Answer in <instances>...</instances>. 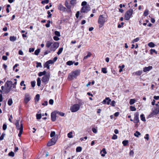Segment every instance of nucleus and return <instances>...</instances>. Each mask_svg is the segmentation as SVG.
Instances as JSON below:
<instances>
[{
  "mask_svg": "<svg viewBox=\"0 0 159 159\" xmlns=\"http://www.w3.org/2000/svg\"><path fill=\"white\" fill-rule=\"evenodd\" d=\"M142 73V71H139V70L135 72V74L136 75H141Z\"/></svg>",
  "mask_w": 159,
  "mask_h": 159,
  "instance_id": "51",
  "label": "nucleus"
},
{
  "mask_svg": "<svg viewBox=\"0 0 159 159\" xmlns=\"http://www.w3.org/2000/svg\"><path fill=\"white\" fill-rule=\"evenodd\" d=\"M75 62V61H69L66 62V64L68 66H71Z\"/></svg>",
  "mask_w": 159,
  "mask_h": 159,
  "instance_id": "25",
  "label": "nucleus"
},
{
  "mask_svg": "<svg viewBox=\"0 0 159 159\" xmlns=\"http://www.w3.org/2000/svg\"><path fill=\"white\" fill-rule=\"evenodd\" d=\"M115 101L114 100H113L111 101L110 104L112 106L115 107Z\"/></svg>",
  "mask_w": 159,
  "mask_h": 159,
  "instance_id": "58",
  "label": "nucleus"
},
{
  "mask_svg": "<svg viewBox=\"0 0 159 159\" xmlns=\"http://www.w3.org/2000/svg\"><path fill=\"white\" fill-rule=\"evenodd\" d=\"M12 84V82L11 81H7L5 84V88L4 90V93H8L11 91Z\"/></svg>",
  "mask_w": 159,
  "mask_h": 159,
  "instance_id": "2",
  "label": "nucleus"
},
{
  "mask_svg": "<svg viewBox=\"0 0 159 159\" xmlns=\"http://www.w3.org/2000/svg\"><path fill=\"white\" fill-rule=\"evenodd\" d=\"M133 13V10L132 9H130L129 10L127 11L125 13V15L124 18L126 20H129L131 16L132 15Z\"/></svg>",
  "mask_w": 159,
  "mask_h": 159,
  "instance_id": "5",
  "label": "nucleus"
},
{
  "mask_svg": "<svg viewBox=\"0 0 159 159\" xmlns=\"http://www.w3.org/2000/svg\"><path fill=\"white\" fill-rule=\"evenodd\" d=\"M80 105L79 104H75L70 107V110L72 112H75L80 109Z\"/></svg>",
  "mask_w": 159,
  "mask_h": 159,
  "instance_id": "6",
  "label": "nucleus"
},
{
  "mask_svg": "<svg viewBox=\"0 0 159 159\" xmlns=\"http://www.w3.org/2000/svg\"><path fill=\"white\" fill-rule=\"evenodd\" d=\"M18 54L20 55H24L23 52L21 50H19L18 52Z\"/></svg>",
  "mask_w": 159,
  "mask_h": 159,
  "instance_id": "64",
  "label": "nucleus"
},
{
  "mask_svg": "<svg viewBox=\"0 0 159 159\" xmlns=\"http://www.w3.org/2000/svg\"><path fill=\"white\" fill-rule=\"evenodd\" d=\"M13 103L12 100L11 98H9L8 101L7 103L9 106H11Z\"/></svg>",
  "mask_w": 159,
  "mask_h": 159,
  "instance_id": "27",
  "label": "nucleus"
},
{
  "mask_svg": "<svg viewBox=\"0 0 159 159\" xmlns=\"http://www.w3.org/2000/svg\"><path fill=\"white\" fill-rule=\"evenodd\" d=\"M41 81L39 78H38L37 79V85L38 86H40L41 85Z\"/></svg>",
  "mask_w": 159,
  "mask_h": 159,
  "instance_id": "26",
  "label": "nucleus"
},
{
  "mask_svg": "<svg viewBox=\"0 0 159 159\" xmlns=\"http://www.w3.org/2000/svg\"><path fill=\"white\" fill-rule=\"evenodd\" d=\"M152 69V67L151 66H149L148 67H145L143 69V71L144 72L148 71Z\"/></svg>",
  "mask_w": 159,
  "mask_h": 159,
  "instance_id": "17",
  "label": "nucleus"
},
{
  "mask_svg": "<svg viewBox=\"0 0 159 159\" xmlns=\"http://www.w3.org/2000/svg\"><path fill=\"white\" fill-rule=\"evenodd\" d=\"M53 43L52 41H48L46 42V46L47 48H48L51 47Z\"/></svg>",
  "mask_w": 159,
  "mask_h": 159,
  "instance_id": "18",
  "label": "nucleus"
},
{
  "mask_svg": "<svg viewBox=\"0 0 159 159\" xmlns=\"http://www.w3.org/2000/svg\"><path fill=\"white\" fill-rule=\"evenodd\" d=\"M92 130L93 132L94 133L96 134L97 133V130L95 128H93L92 129Z\"/></svg>",
  "mask_w": 159,
  "mask_h": 159,
  "instance_id": "63",
  "label": "nucleus"
},
{
  "mask_svg": "<svg viewBox=\"0 0 159 159\" xmlns=\"http://www.w3.org/2000/svg\"><path fill=\"white\" fill-rule=\"evenodd\" d=\"M59 44L57 42H55L51 45L50 48L51 51L54 52L59 47Z\"/></svg>",
  "mask_w": 159,
  "mask_h": 159,
  "instance_id": "7",
  "label": "nucleus"
},
{
  "mask_svg": "<svg viewBox=\"0 0 159 159\" xmlns=\"http://www.w3.org/2000/svg\"><path fill=\"white\" fill-rule=\"evenodd\" d=\"M159 112V106L155 107L154 110L149 115L148 117L151 118L154 115L157 114Z\"/></svg>",
  "mask_w": 159,
  "mask_h": 159,
  "instance_id": "8",
  "label": "nucleus"
},
{
  "mask_svg": "<svg viewBox=\"0 0 159 159\" xmlns=\"http://www.w3.org/2000/svg\"><path fill=\"white\" fill-rule=\"evenodd\" d=\"M40 99V95L39 94H37L36 95L35 98H34L35 100V102L36 101L38 102Z\"/></svg>",
  "mask_w": 159,
  "mask_h": 159,
  "instance_id": "23",
  "label": "nucleus"
},
{
  "mask_svg": "<svg viewBox=\"0 0 159 159\" xmlns=\"http://www.w3.org/2000/svg\"><path fill=\"white\" fill-rule=\"evenodd\" d=\"M103 152V153L101 154V156L102 157H104L105 156V154L107 153L106 149L104 148H103L102 151H101L100 153H102Z\"/></svg>",
  "mask_w": 159,
  "mask_h": 159,
  "instance_id": "20",
  "label": "nucleus"
},
{
  "mask_svg": "<svg viewBox=\"0 0 159 159\" xmlns=\"http://www.w3.org/2000/svg\"><path fill=\"white\" fill-rule=\"evenodd\" d=\"M52 60H49L46 61L44 65V68L46 67L48 69H49L50 66L49 64H52Z\"/></svg>",
  "mask_w": 159,
  "mask_h": 159,
  "instance_id": "14",
  "label": "nucleus"
},
{
  "mask_svg": "<svg viewBox=\"0 0 159 159\" xmlns=\"http://www.w3.org/2000/svg\"><path fill=\"white\" fill-rule=\"evenodd\" d=\"M87 2L86 1H83L81 3V6L84 7L86 6Z\"/></svg>",
  "mask_w": 159,
  "mask_h": 159,
  "instance_id": "54",
  "label": "nucleus"
},
{
  "mask_svg": "<svg viewBox=\"0 0 159 159\" xmlns=\"http://www.w3.org/2000/svg\"><path fill=\"white\" fill-rule=\"evenodd\" d=\"M46 73L45 71H44L43 72H40L39 73L38 75L39 76H41L43 75H45Z\"/></svg>",
  "mask_w": 159,
  "mask_h": 159,
  "instance_id": "29",
  "label": "nucleus"
},
{
  "mask_svg": "<svg viewBox=\"0 0 159 159\" xmlns=\"http://www.w3.org/2000/svg\"><path fill=\"white\" fill-rule=\"evenodd\" d=\"M80 70H76L72 72L68 75V79L70 80H72L74 78L80 74Z\"/></svg>",
  "mask_w": 159,
  "mask_h": 159,
  "instance_id": "4",
  "label": "nucleus"
},
{
  "mask_svg": "<svg viewBox=\"0 0 159 159\" xmlns=\"http://www.w3.org/2000/svg\"><path fill=\"white\" fill-rule=\"evenodd\" d=\"M148 46L151 48L154 47L155 46V44L153 42H150L148 43Z\"/></svg>",
  "mask_w": 159,
  "mask_h": 159,
  "instance_id": "28",
  "label": "nucleus"
},
{
  "mask_svg": "<svg viewBox=\"0 0 159 159\" xmlns=\"http://www.w3.org/2000/svg\"><path fill=\"white\" fill-rule=\"evenodd\" d=\"M67 136L68 137L70 138H73L72 132L71 131L68 133L67 134Z\"/></svg>",
  "mask_w": 159,
  "mask_h": 159,
  "instance_id": "37",
  "label": "nucleus"
},
{
  "mask_svg": "<svg viewBox=\"0 0 159 159\" xmlns=\"http://www.w3.org/2000/svg\"><path fill=\"white\" fill-rule=\"evenodd\" d=\"M53 102H54L53 100L52 99H50L49 101V103L51 105H52L53 104Z\"/></svg>",
  "mask_w": 159,
  "mask_h": 159,
  "instance_id": "61",
  "label": "nucleus"
},
{
  "mask_svg": "<svg viewBox=\"0 0 159 159\" xmlns=\"http://www.w3.org/2000/svg\"><path fill=\"white\" fill-rule=\"evenodd\" d=\"M54 33L58 37H60L61 36L60 32L59 31H55Z\"/></svg>",
  "mask_w": 159,
  "mask_h": 159,
  "instance_id": "42",
  "label": "nucleus"
},
{
  "mask_svg": "<svg viewBox=\"0 0 159 159\" xmlns=\"http://www.w3.org/2000/svg\"><path fill=\"white\" fill-rule=\"evenodd\" d=\"M47 13H48V18L51 17L52 16V14L51 13L50 11H48Z\"/></svg>",
  "mask_w": 159,
  "mask_h": 159,
  "instance_id": "59",
  "label": "nucleus"
},
{
  "mask_svg": "<svg viewBox=\"0 0 159 159\" xmlns=\"http://www.w3.org/2000/svg\"><path fill=\"white\" fill-rule=\"evenodd\" d=\"M130 110L132 111H135L136 110V108L134 107L131 106L130 107Z\"/></svg>",
  "mask_w": 159,
  "mask_h": 159,
  "instance_id": "53",
  "label": "nucleus"
},
{
  "mask_svg": "<svg viewBox=\"0 0 159 159\" xmlns=\"http://www.w3.org/2000/svg\"><path fill=\"white\" fill-rule=\"evenodd\" d=\"M102 71L104 74H106L107 73V71L106 70V68H103L102 69Z\"/></svg>",
  "mask_w": 159,
  "mask_h": 159,
  "instance_id": "43",
  "label": "nucleus"
},
{
  "mask_svg": "<svg viewBox=\"0 0 159 159\" xmlns=\"http://www.w3.org/2000/svg\"><path fill=\"white\" fill-rule=\"evenodd\" d=\"M56 113L57 114L60 115V116H64V113L63 112H60V111H56Z\"/></svg>",
  "mask_w": 159,
  "mask_h": 159,
  "instance_id": "39",
  "label": "nucleus"
},
{
  "mask_svg": "<svg viewBox=\"0 0 159 159\" xmlns=\"http://www.w3.org/2000/svg\"><path fill=\"white\" fill-rule=\"evenodd\" d=\"M40 52V49L39 48L37 49L36 50L34 53L35 55H38L39 53Z\"/></svg>",
  "mask_w": 159,
  "mask_h": 159,
  "instance_id": "36",
  "label": "nucleus"
},
{
  "mask_svg": "<svg viewBox=\"0 0 159 159\" xmlns=\"http://www.w3.org/2000/svg\"><path fill=\"white\" fill-rule=\"evenodd\" d=\"M117 138V136L116 134H114L112 136V139H116Z\"/></svg>",
  "mask_w": 159,
  "mask_h": 159,
  "instance_id": "60",
  "label": "nucleus"
},
{
  "mask_svg": "<svg viewBox=\"0 0 159 159\" xmlns=\"http://www.w3.org/2000/svg\"><path fill=\"white\" fill-rule=\"evenodd\" d=\"M55 41H58L59 40V38L57 36H55L53 37Z\"/></svg>",
  "mask_w": 159,
  "mask_h": 159,
  "instance_id": "62",
  "label": "nucleus"
},
{
  "mask_svg": "<svg viewBox=\"0 0 159 159\" xmlns=\"http://www.w3.org/2000/svg\"><path fill=\"white\" fill-rule=\"evenodd\" d=\"M134 135L135 137H138L139 135H141V134L139 131H136Z\"/></svg>",
  "mask_w": 159,
  "mask_h": 159,
  "instance_id": "30",
  "label": "nucleus"
},
{
  "mask_svg": "<svg viewBox=\"0 0 159 159\" xmlns=\"http://www.w3.org/2000/svg\"><path fill=\"white\" fill-rule=\"evenodd\" d=\"M91 53L89 52H88L87 55L86 56L84 57L83 59L85 60L87 59L88 58L90 57L91 56Z\"/></svg>",
  "mask_w": 159,
  "mask_h": 159,
  "instance_id": "24",
  "label": "nucleus"
},
{
  "mask_svg": "<svg viewBox=\"0 0 159 159\" xmlns=\"http://www.w3.org/2000/svg\"><path fill=\"white\" fill-rule=\"evenodd\" d=\"M65 5L67 9H70L71 7L69 4V3L67 1H66L65 3Z\"/></svg>",
  "mask_w": 159,
  "mask_h": 159,
  "instance_id": "22",
  "label": "nucleus"
},
{
  "mask_svg": "<svg viewBox=\"0 0 159 159\" xmlns=\"http://www.w3.org/2000/svg\"><path fill=\"white\" fill-rule=\"evenodd\" d=\"M37 65H36V67H42V66L41 65V63L40 62H37L36 63Z\"/></svg>",
  "mask_w": 159,
  "mask_h": 159,
  "instance_id": "48",
  "label": "nucleus"
},
{
  "mask_svg": "<svg viewBox=\"0 0 159 159\" xmlns=\"http://www.w3.org/2000/svg\"><path fill=\"white\" fill-rule=\"evenodd\" d=\"M58 8L61 11H64L66 9V7H63L61 5H60L58 6Z\"/></svg>",
  "mask_w": 159,
  "mask_h": 159,
  "instance_id": "19",
  "label": "nucleus"
},
{
  "mask_svg": "<svg viewBox=\"0 0 159 159\" xmlns=\"http://www.w3.org/2000/svg\"><path fill=\"white\" fill-rule=\"evenodd\" d=\"M35 81H32L31 82V85L32 87H34L35 85Z\"/></svg>",
  "mask_w": 159,
  "mask_h": 159,
  "instance_id": "56",
  "label": "nucleus"
},
{
  "mask_svg": "<svg viewBox=\"0 0 159 159\" xmlns=\"http://www.w3.org/2000/svg\"><path fill=\"white\" fill-rule=\"evenodd\" d=\"M129 143L128 140H125L123 141L122 143L124 146H126Z\"/></svg>",
  "mask_w": 159,
  "mask_h": 159,
  "instance_id": "35",
  "label": "nucleus"
},
{
  "mask_svg": "<svg viewBox=\"0 0 159 159\" xmlns=\"http://www.w3.org/2000/svg\"><path fill=\"white\" fill-rule=\"evenodd\" d=\"M41 118V114H37L36 115V118L37 119H40Z\"/></svg>",
  "mask_w": 159,
  "mask_h": 159,
  "instance_id": "52",
  "label": "nucleus"
},
{
  "mask_svg": "<svg viewBox=\"0 0 159 159\" xmlns=\"http://www.w3.org/2000/svg\"><path fill=\"white\" fill-rule=\"evenodd\" d=\"M55 131H52L51 132L50 134V137H54L55 135Z\"/></svg>",
  "mask_w": 159,
  "mask_h": 159,
  "instance_id": "50",
  "label": "nucleus"
},
{
  "mask_svg": "<svg viewBox=\"0 0 159 159\" xmlns=\"http://www.w3.org/2000/svg\"><path fill=\"white\" fill-rule=\"evenodd\" d=\"M129 154L130 156L133 157L134 154V152L133 150H131L129 152Z\"/></svg>",
  "mask_w": 159,
  "mask_h": 159,
  "instance_id": "57",
  "label": "nucleus"
},
{
  "mask_svg": "<svg viewBox=\"0 0 159 159\" xmlns=\"http://www.w3.org/2000/svg\"><path fill=\"white\" fill-rule=\"evenodd\" d=\"M107 16L106 14L99 16L98 20L99 27L100 28L103 26L105 23L107 21Z\"/></svg>",
  "mask_w": 159,
  "mask_h": 159,
  "instance_id": "1",
  "label": "nucleus"
},
{
  "mask_svg": "<svg viewBox=\"0 0 159 159\" xmlns=\"http://www.w3.org/2000/svg\"><path fill=\"white\" fill-rule=\"evenodd\" d=\"M17 38L15 36H10V40L12 42H14L16 40Z\"/></svg>",
  "mask_w": 159,
  "mask_h": 159,
  "instance_id": "21",
  "label": "nucleus"
},
{
  "mask_svg": "<svg viewBox=\"0 0 159 159\" xmlns=\"http://www.w3.org/2000/svg\"><path fill=\"white\" fill-rule=\"evenodd\" d=\"M140 39L139 38H136L135 39H133L132 41V43H134L135 42H137Z\"/></svg>",
  "mask_w": 159,
  "mask_h": 159,
  "instance_id": "38",
  "label": "nucleus"
},
{
  "mask_svg": "<svg viewBox=\"0 0 159 159\" xmlns=\"http://www.w3.org/2000/svg\"><path fill=\"white\" fill-rule=\"evenodd\" d=\"M8 155L9 156L13 157L14 156V153L13 152H11L9 153Z\"/></svg>",
  "mask_w": 159,
  "mask_h": 159,
  "instance_id": "49",
  "label": "nucleus"
},
{
  "mask_svg": "<svg viewBox=\"0 0 159 159\" xmlns=\"http://www.w3.org/2000/svg\"><path fill=\"white\" fill-rule=\"evenodd\" d=\"M111 101V99L110 98L107 97L106 98L103 100L102 103L103 104H107V105H109L110 104Z\"/></svg>",
  "mask_w": 159,
  "mask_h": 159,
  "instance_id": "16",
  "label": "nucleus"
},
{
  "mask_svg": "<svg viewBox=\"0 0 159 159\" xmlns=\"http://www.w3.org/2000/svg\"><path fill=\"white\" fill-rule=\"evenodd\" d=\"M5 134H4V133H3L2 134L1 136L0 137V140H2L3 139H4V136H5Z\"/></svg>",
  "mask_w": 159,
  "mask_h": 159,
  "instance_id": "47",
  "label": "nucleus"
},
{
  "mask_svg": "<svg viewBox=\"0 0 159 159\" xmlns=\"http://www.w3.org/2000/svg\"><path fill=\"white\" fill-rule=\"evenodd\" d=\"M78 104H79L80 105V106L83 105L84 104V102L81 100L80 99L78 100Z\"/></svg>",
  "mask_w": 159,
  "mask_h": 159,
  "instance_id": "31",
  "label": "nucleus"
},
{
  "mask_svg": "<svg viewBox=\"0 0 159 159\" xmlns=\"http://www.w3.org/2000/svg\"><path fill=\"white\" fill-rule=\"evenodd\" d=\"M63 50V48H59L58 51L57 52V54L58 55H59L61 54V53L62 52V51Z\"/></svg>",
  "mask_w": 159,
  "mask_h": 159,
  "instance_id": "32",
  "label": "nucleus"
},
{
  "mask_svg": "<svg viewBox=\"0 0 159 159\" xmlns=\"http://www.w3.org/2000/svg\"><path fill=\"white\" fill-rule=\"evenodd\" d=\"M76 0H71L70 1V4L72 5H73L76 3Z\"/></svg>",
  "mask_w": 159,
  "mask_h": 159,
  "instance_id": "45",
  "label": "nucleus"
},
{
  "mask_svg": "<svg viewBox=\"0 0 159 159\" xmlns=\"http://www.w3.org/2000/svg\"><path fill=\"white\" fill-rule=\"evenodd\" d=\"M148 14V9H146L145 10L143 13V15L145 16H147Z\"/></svg>",
  "mask_w": 159,
  "mask_h": 159,
  "instance_id": "34",
  "label": "nucleus"
},
{
  "mask_svg": "<svg viewBox=\"0 0 159 159\" xmlns=\"http://www.w3.org/2000/svg\"><path fill=\"white\" fill-rule=\"evenodd\" d=\"M90 7L89 5L83 7L81 8L80 11L81 13H87L90 10Z\"/></svg>",
  "mask_w": 159,
  "mask_h": 159,
  "instance_id": "9",
  "label": "nucleus"
},
{
  "mask_svg": "<svg viewBox=\"0 0 159 159\" xmlns=\"http://www.w3.org/2000/svg\"><path fill=\"white\" fill-rule=\"evenodd\" d=\"M76 150L77 152H80L82 150V148L80 147H77Z\"/></svg>",
  "mask_w": 159,
  "mask_h": 159,
  "instance_id": "41",
  "label": "nucleus"
},
{
  "mask_svg": "<svg viewBox=\"0 0 159 159\" xmlns=\"http://www.w3.org/2000/svg\"><path fill=\"white\" fill-rule=\"evenodd\" d=\"M49 75H45L42 78V80L43 83H47L49 80Z\"/></svg>",
  "mask_w": 159,
  "mask_h": 159,
  "instance_id": "12",
  "label": "nucleus"
},
{
  "mask_svg": "<svg viewBox=\"0 0 159 159\" xmlns=\"http://www.w3.org/2000/svg\"><path fill=\"white\" fill-rule=\"evenodd\" d=\"M139 113L136 112L134 114V122L135 123H137L139 122Z\"/></svg>",
  "mask_w": 159,
  "mask_h": 159,
  "instance_id": "11",
  "label": "nucleus"
},
{
  "mask_svg": "<svg viewBox=\"0 0 159 159\" xmlns=\"http://www.w3.org/2000/svg\"><path fill=\"white\" fill-rule=\"evenodd\" d=\"M140 118L141 120L143 121H145L146 120L145 117L144 116V115L143 114H141L140 115Z\"/></svg>",
  "mask_w": 159,
  "mask_h": 159,
  "instance_id": "33",
  "label": "nucleus"
},
{
  "mask_svg": "<svg viewBox=\"0 0 159 159\" xmlns=\"http://www.w3.org/2000/svg\"><path fill=\"white\" fill-rule=\"evenodd\" d=\"M15 125L17 129L20 130L18 136L19 137H20L23 131V126L21 121L20 122V126L19 120H16L15 123Z\"/></svg>",
  "mask_w": 159,
  "mask_h": 159,
  "instance_id": "3",
  "label": "nucleus"
},
{
  "mask_svg": "<svg viewBox=\"0 0 159 159\" xmlns=\"http://www.w3.org/2000/svg\"><path fill=\"white\" fill-rule=\"evenodd\" d=\"M56 111H54L51 113V117L52 120L53 121H55L56 119Z\"/></svg>",
  "mask_w": 159,
  "mask_h": 159,
  "instance_id": "15",
  "label": "nucleus"
},
{
  "mask_svg": "<svg viewBox=\"0 0 159 159\" xmlns=\"http://www.w3.org/2000/svg\"><path fill=\"white\" fill-rule=\"evenodd\" d=\"M7 128V125L6 124H4L2 126V129L3 130H5Z\"/></svg>",
  "mask_w": 159,
  "mask_h": 159,
  "instance_id": "55",
  "label": "nucleus"
},
{
  "mask_svg": "<svg viewBox=\"0 0 159 159\" xmlns=\"http://www.w3.org/2000/svg\"><path fill=\"white\" fill-rule=\"evenodd\" d=\"M135 100L134 99H131L130 100L129 104L130 105H132L135 102Z\"/></svg>",
  "mask_w": 159,
  "mask_h": 159,
  "instance_id": "40",
  "label": "nucleus"
},
{
  "mask_svg": "<svg viewBox=\"0 0 159 159\" xmlns=\"http://www.w3.org/2000/svg\"><path fill=\"white\" fill-rule=\"evenodd\" d=\"M57 139L56 138H52L51 140L48 142L47 144V146H50L54 145L57 141Z\"/></svg>",
  "mask_w": 159,
  "mask_h": 159,
  "instance_id": "10",
  "label": "nucleus"
},
{
  "mask_svg": "<svg viewBox=\"0 0 159 159\" xmlns=\"http://www.w3.org/2000/svg\"><path fill=\"white\" fill-rule=\"evenodd\" d=\"M31 99L30 96L28 93H26L25 95L24 102L26 104Z\"/></svg>",
  "mask_w": 159,
  "mask_h": 159,
  "instance_id": "13",
  "label": "nucleus"
},
{
  "mask_svg": "<svg viewBox=\"0 0 159 159\" xmlns=\"http://www.w3.org/2000/svg\"><path fill=\"white\" fill-rule=\"evenodd\" d=\"M49 2V0H44L42 1L41 3L42 4H47Z\"/></svg>",
  "mask_w": 159,
  "mask_h": 159,
  "instance_id": "46",
  "label": "nucleus"
},
{
  "mask_svg": "<svg viewBox=\"0 0 159 159\" xmlns=\"http://www.w3.org/2000/svg\"><path fill=\"white\" fill-rule=\"evenodd\" d=\"M154 52H155L156 54H157V52L156 51V50L154 49H151L150 50V53L151 54H152Z\"/></svg>",
  "mask_w": 159,
  "mask_h": 159,
  "instance_id": "44",
  "label": "nucleus"
}]
</instances>
